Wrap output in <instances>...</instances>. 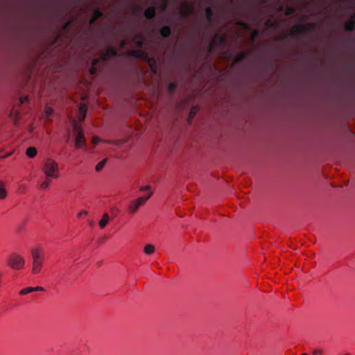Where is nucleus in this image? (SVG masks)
<instances>
[{
    "label": "nucleus",
    "instance_id": "23",
    "mask_svg": "<svg viewBox=\"0 0 355 355\" xmlns=\"http://www.w3.org/2000/svg\"><path fill=\"white\" fill-rule=\"evenodd\" d=\"M246 57V54L244 52H240L237 55H236V58L235 59V62H240V61H242Z\"/></svg>",
    "mask_w": 355,
    "mask_h": 355
},
{
    "label": "nucleus",
    "instance_id": "15",
    "mask_svg": "<svg viewBox=\"0 0 355 355\" xmlns=\"http://www.w3.org/2000/svg\"><path fill=\"white\" fill-rule=\"evenodd\" d=\"M109 220H110V216H109L108 214L105 213L103 215L102 218L99 220V226H100L101 229H103L107 225Z\"/></svg>",
    "mask_w": 355,
    "mask_h": 355
},
{
    "label": "nucleus",
    "instance_id": "26",
    "mask_svg": "<svg viewBox=\"0 0 355 355\" xmlns=\"http://www.w3.org/2000/svg\"><path fill=\"white\" fill-rule=\"evenodd\" d=\"M33 287H27L19 291L20 295H26L31 292H33Z\"/></svg>",
    "mask_w": 355,
    "mask_h": 355
},
{
    "label": "nucleus",
    "instance_id": "22",
    "mask_svg": "<svg viewBox=\"0 0 355 355\" xmlns=\"http://www.w3.org/2000/svg\"><path fill=\"white\" fill-rule=\"evenodd\" d=\"M107 159L105 158L103 160H102L100 162H98L96 164V168H95L96 171H98V172L101 171L103 168V167L105 166V164L107 162Z\"/></svg>",
    "mask_w": 355,
    "mask_h": 355
},
{
    "label": "nucleus",
    "instance_id": "5",
    "mask_svg": "<svg viewBox=\"0 0 355 355\" xmlns=\"http://www.w3.org/2000/svg\"><path fill=\"white\" fill-rule=\"evenodd\" d=\"M8 264L12 269L20 270L24 267L25 264V260L20 255L12 254L8 259Z\"/></svg>",
    "mask_w": 355,
    "mask_h": 355
},
{
    "label": "nucleus",
    "instance_id": "13",
    "mask_svg": "<svg viewBox=\"0 0 355 355\" xmlns=\"http://www.w3.org/2000/svg\"><path fill=\"white\" fill-rule=\"evenodd\" d=\"M192 11L193 7L189 3H185L181 10V13L183 16L187 17L192 12Z\"/></svg>",
    "mask_w": 355,
    "mask_h": 355
},
{
    "label": "nucleus",
    "instance_id": "41",
    "mask_svg": "<svg viewBox=\"0 0 355 355\" xmlns=\"http://www.w3.org/2000/svg\"><path fill=\"white\" fill-rule=\"evenodd\" d=\"M10 155H11V153H8V154H6V155L3 156L2 157H3V158H6V157H9V156H10Z\"/></svg>",
    "mask_w": 355,
    "mask_h": 355
},
{
    "label": "nucleus",
    "instance_id": "44",
    "mask_svg": "<svg viewBox=\"0 0 355 355\" xmlns=\"http://www.w3.org/2000/svg\"><path fill=\"white\" fill-rule=\"evenodd\" d=\"M301 355H308V354H301Z\"/></svg>",
    "mask_w": 355,
    "mask_h": 355
},
{
    "label": "nucleus",
    "instance_id": "42",
    "mask_svg": "<svg viewBox=\"0 0 355 355\" xmlns=\"http://www.w3.org/2000/svg\"><path fill=\"white\" fill-rule=\"evenodd\" d=\"M193 114H194V112L193 113V112L191 111V112H190V117H191V116H193Z\"/></svg>",
    "mask_w": 355,
    "mask_h": 355
},
{
    "label": "nucleus",
    "instance_id": "39",
    "mask_svg": "<svg viewBox=\"0 0 355 355\" xmlns=\"http://www.w3.org/2000/svg\"><path fill=\"white\" fill-rule=\"evenodd\" d=\"M92 141L94 144H97L99 141V139L97 137H94Z\"/></svg>",
    "mask_w": 355,
    "mask_h": 355
},
{
    "label": "nucleus",
    "instance_id": "17",
    "mask_svg": "<svg viewBox=\"0 0 355 355\" xmlns=\"http://www.w3.org/2000/svg\"><path fill=\"white\" fill-rule=\"evenodd\" d=\"M7 196V191L5 189V183L0 181V200L6 198Z\"/></svg>",
    "mask_w": 355,
    "mask_h": 355
},
{
    "label": "nucleus",
    "instance_id": "31",
    "mask_svg": "<svg viewBox=\"0 0 355 355\" xmlns=\"http://www.w3.org/2000/svg\"><path fill=\"white\" fill-rule=\"evenodd\" d=\"M323 353V350L322 349H315L313 350V355H320Z\"/></svg>",
    "mask_w": 355,
    "mask_h": 355
},
{
    "label": "nucleus",
    "instance_id": "11",
    "mask_svg": "<svg viewBox=\"0 0 355 355\" xmlns=\"http://www.w3.org/2000/svg\"><path fill=\"white\" fill-rule=\"evenodd\" d=\"M156 8L155 6H150L144 11V16L147 19H153L155 16Z\"/></svg>",
    "mask_w": 355,
    "mask_h": 355
},
{
    "label": "nucleus",
    "instance_id": "18",
    "mask_svg": "<svg viewBox=\"0 0 355 355\" xmlns=\"http://www.w3.org/2000/svg\"><path fill=\"white\" fill-rule=\"evenodd\" d=\"M205 16L209 22H211L212 21L214 12L210 7H207L205 8Z\"/></svg>",
    "mask_w": 355,
    "mask_h": 355
},
{
    "label": "nucleus",
    "instance_id": "4",
    "mask_svg": "<svg viewBox=\"0 0 355 355\" xmlns=\"http://www.w3.org/2000/svg\"><path fill=\"white\" fill-rule=\"evenodd\" d=\"M152 196V192H150L148 196L139 197L135 200L131 201L128 206V210L130 214H134L137 212L139 208L144 205Z\"/></svg>",
    "mask_w": 355,
    "mask_h": 355
},
{
    "label": "nucleus",
    "instance_id": "19",
    "mask_svg": "<svg viewBox=\"0 0 355 355\" xmlns=\"http://www.w3.org/2000/svg\"><path fill=\"white\" fill-rule=\"evenodd\" d=\"M155 246L152 244H147L144 248V252L146 254H151L155 252Z\"/></svg>",
    "mask_w": 355,
    "mask_h": 355
},
{
    "label": "nucleus",
    "instance_id": "16",
    "mask_svg": "<svg viewBox=\"0 0 355 355\" xmlns=\"http://www.w3.org/2000/svg\"><path fill=\"white\" fill-rule=\"evenodd\" d=\"M345 30L348 32H352L355 30V21L352 19L345 25Z\"/></svg>",
    "mask_w": 355,
    "mask_h": 355
},
{
    "label": "nucleus",
    "instance_id": "21",
    "mask_svg": "<svg viewBox=\"0 0 355 355\" xmlns=\"http://www.w3.org/2000/svg\"><path fill=\"white\" fill-rule=\"evenodd\" d=\"M37 149L34 147H29L27 148L26 154L29 157H34L37 155Z\"/></svg>",
    "mask_w": 355,
    "mask_h": 355
},
{
    "label": "nucleus",
    "instance_id": "8",
    "mask_svg": "<svg viewBox=\"0 0 355 355\" xmlns=\"http://www.w3.org/2000/svg\"><path fill=\"white\" fill-rule=\"evenodd\" d=\"M44 263V259L32 261L31 272L34 275H36V274H38L39 272H40Z\"/></svg>",
    "mask_w": 355,
    "mask_h": 355
},
{
    "label": "nucleus",
    "instance_id": "34",
    "mask_svg": "<svg viewBox=\"0 0 355 355\" xmlns=\"http://www.w3.org/2000/svg\"><path fill=\"white\" fill-rule=\"evenodd\" d=\"M33 291H43L44 288L42 286L33 287Z\"/></svg>",
    "mask_w": 355,
    "mask_h": 355
},
{
    "label": "nucleus",
    "instance_id": "3",
    "mask_svg": "<svg viewBox=\"0 0 355 355\" xmlns=\"http://www.w3.org/2000/svg\"><path fill=\"white\" fill-rule=\"evenodd\" d=\"M73 130L76 133L75 137V145L77 148L86 147V140L81 127L76 122H73Z\"/></svg>",
    "mask_w": 355,
    "mask_h": 355
},
{
    "label": "nucleus",
    "instance_id": "20",
    "mask_svg": "<svg viewBox=\"0 0 355 355\" xmlns=\"http://www.w3.org/2000/svg\"><path fill=\"white\" fill-rule=\"evenodd\" d=\"M87 107L86 105L85 104H81L80 106H79V112H80V114H82L81 116V118H80V120L81 121H83L85 118V116H86V113H87Z\"/></svg>",
    "mask_w": 355,
    "mask_h": 355
},
{
    "label": "nucleus",
    "instance_id": "2",
    "mask_svg": "<svg viewBox=\"0 0 355 355\" xmlns=\"http://www.w3.org/2000/svg\"><path fill=\"white\" fill-rule=\"evenodd\" d=\"M42 171L46 175V178H58L60 176L58 164L51 158L45 160Z\"/></svg>",
    "mask_w": 355,
    "mask_h": 355
},
{
    "label": "nucleus",
    "instance_id": "10",
    "mask_svg": "<svg viewBox=\"0 0 355 355\" xmlns=\"http://www.w3.org/2000/svg\"><path fill=\"white\" fill-rule=\"evenodd\" d=\"M213 40L215 41L216 47L219 48H223L225 45L227 41L225 37L220 35H215Z\"/></svg>",
    "mask_w": 355,
    "mask_h": 355
},
{
    "label": "nucleus",
    "instance_id": "14",
    "mask_svg": "<svg viewBox=\"0 0 355 355\" xmlns=\"http://www.w3.org/2000/svg\"><path fill=\"white\" fill-rule=\"evenodd\" d=\"M159 33L161 35L162 37H164V38H167L171 34V28L168 26H163L160 31H159Z\"/></svg>",
    "mask_w": 355,
    "mask_h": 355
},
{
    "label": "nucleus",
    "instance_id": "40",
    "mask_svg": "<svg viewBox=\"0 0 355 355\" xmlns=\"http://www.w3.org/2000/svg\"><path fill=\"white\" fill-rule=\"evenodd\" d=\"M125 44H126V42L125 40H122L121 42L120 46H121V48H123V47L125 46Z\"/></svg>",
    "mask_w": 355,
    "mask_h": 355
},
{
    "label": "nucleus",
    "instance_id": "35",
    "mask_svg": "<svg viewBox=\"0 0 355 355\" xmlns=\"http://www.w3.org/2000/svg\"><path fill=\"white\" fill-rule=\"evenodd\" d=\"M167 6H168V2L167 1H164L162 4V10H165L167 8Z\"/></svg>",
    "mask_w": 355,
    "mask_h": 355
},
{
    "label": "nucleus",
    "instance_id": "33",
    "mask_svg": "<svg viewBox=\"0 0 355 355\" xmlns=\"http://www.w3.org/2000/svg\"><path fill=\"white\" fill-rule=\"evenodd\" d=\"M87 214V211H85V210H83V211H81L80 212L78 213V217L80 218L83 216H86Z\"/></svg>",
    "mask_w": 355,
    "mask_h": 355
},
{
    "label": "nucleus",
    "instance_id": "6",
    "mask_svg": "<svg viewBox=\"0 0 355 355\" xmlns=\"http://www.w3.org/2000/svg\"><path fill=\"white\" fill-rule=\"evenodd\" d=\"M316 27L315 23H309L305 25H297L291 31V35L295 37L297 34L311 32Z\"/></svg>",
    "mask_w": 355,
    "mask_h": 355
},
{
    "label": "nucleus",
    "instance_id": "12",
    "mask_svg": "<svg viewBox=\"0 0 355 355\" xmlns=\"http://www.w3.org/2000/svg\"><path fill=\"white\" fill-rule=\"evenodd\" d=\"M103 16V12L99 8H96L93 13V15L89 20V25H93L96 21L97 19L101 18Z\"/></svg>",
    "mask_w": 355,
    "mask_h": 355
},
{
    "label": "nucleus",
    "instance_id": "1",
    "mask_svg": "<svg viewBox=\"0 0 355 355\" xmlns=\"http://www.w3.org/2000/svg\"><path fill=\"white\" fill-rule=\"evenodd\" d=\"M117 55L116 50L112 47L110 46L107 48V49L103 51L101 57L98 58H95L92 62V66L89 69V72L92 75H96L98 73V64H104V62L108 61L110 58L116 57Z\"/></svg>",
    "mask_w": 355,
    "mask_h": 355
},
{
    "label": "nucleus",
    "instance_id": "38",
    "mask_svg": "<svg viewBox=\"0 0 355 355\" xmlns=\"http://www.w3.org/2000/svg\"><path fill=\"white\" fill-rule=\"evenodd\" d=\"M150 187L148 186H145V187H141L140 188V190L141 191H147V190H149Z\"/></svg>",
    "mask_w": 355,
    "mask_h": 355
},
{
    "label": "nucleus",
    "instance_id": "29",
    "mask_svg": "<svg viewBox=\"0 0 355 355\" xmlns=\"http://www.w3.org/2000/svg\"><path fill=\"white\" fill-rule=\"evenodd\" d=\"M73 21L71 20H67L64 26H63V30L67 31L68 28L72 24Z\"/></svg>",
    "mask_w": 355,
    "mask_h": 355
},
{
    "label": "nucleus",
    "instance_id": "43",
    "mask_svg": "<svg viewBox=\"0 0 355 355\" xmlns=\"http://www.w3.org/2000/svg\"><path fill=\"white\" fill-rule=\"evenodd\" d=\"M141 45H142L141 42H139V46H141Z\"/></svg>",
    "mask_w": 355,
    "mask_h": 355
},
{
    "label": "nucleus",
    "instance_id": "24",
    "mask_svg": "<svg viewBox=\"0 0 355 355\" xmlns=\"http://www.w3.org/2000/svg\"><path fill=\"white\" fill-rule=\"evenodd\" d=\"M177 85L175 83H170L168 85V91L170 94L175 92Z\"/></svg>",
    "mask_w": 355,
    "mask_h": 355
},
{
    "label": "nucleus",
    "instance_id": "36",
    "mask_svg": "<svg viewBox=\"0 0 355 355\" xmlns=\"http://www.w3.org/2000/svg\"><path fill=\"white\" fill-rule=\"evenodd\" d=\"M46 113L48 116H50L53 113V110L51 108V107H47L46 109Z\"/></svg>",
    "mask_w": 355,
    "mask_h": 355
},
{
    "label": "nucleus",
    "instance_id": "27",
    "mask_svg": "<svg viewBox=\"0 0 355 355\" xmlns=\"http://www.w3.org/2000/svg\"><path fill=\"white\" fill-rule=\"evenodd\" d=\"M49 184H50L49 178H46V180L41 183L40 187L42 189H46L49 187Z\"/></svg>",
    "mask_w": 355,
    "mask_h": 355
},
{
    "label": "nucleus",
    "instance_id": "25",
    "mask_svg": "<svg viewBox=\"0 0 355 355\" xmlns=\"http://www.w3.org/2000/svg\"><path fill=\"white\" fill-rule=\"evenodd\" d=\"M216 47L215 41L213 40L211 41V42L207 46V51L209 53H211L214 51V49Z\"/></svg>",
    "mask_w": 355,
    "mask_h": 355
},
{
    "label": "nucleus",
    "instance_id": "30",
    "mask_svg": "<svg viewBox=\"0 0 355 355\" xmlns=\"http://www.w3.org/2000/svg\"><path fill=\"white\" fill-rule=\"evenodd\" d=\"M294 12H295V8H292V7H289L286 10V15H290L294 13Z\"/></svg>",
    "mask_w": 355,
    "mask_h": 355
},
{
    "label": "nucleus",
    "instance_id": "37",
    "mask_svg": "<svg viewBox=\"0 0 355 355\" xmlns=\"http://www.w3.org/2000/svg\"><path fill=\"white\" fill-rule=\"evenodd\" d=\"M26 185L22 184V185H21V186L19 187V191H20V192H24V191L26 190Z\"/></svg>",
    "mask_w": 355,
    "mask_h": 355
},
{
    "label": "nucleus",
    "instance_id": "32",
    "mask_svg": "<svg viewBox=\"0 0 355 355\" xmlns=\"http://www.w3.org/2000/svg\"><path fill=\"white\" fill-rule=\"evenodd\" d=\"M28 101V96H21L19 98V103L20 104H23L26 103Z\"/></svg>",
    "mask_w": 355,
    "mask_h": 355
},
{
    "label": "nucleus",
    "instance_id": "28",
    "mask_svg": "<svg viewBox=\"0 0 355 355\" xmlns=\"http://www.w3.org/2000/svg\"><path fill=\"white\" fill-rule=\"evenodd\" d=\"M259 35V31L257 29L254 30L252 31V35H251L252 41L254 42L255 40L256 37H258Z\"/></svg>",
    "mask_w": 355,
    "mask_h": 355
},
{
    "label": "nucleus",
    "instance_id": "7",
    "mask_svg": "<svg viewBox=\"0 0 355 355\" xmlns=\"http://www.w3.org/2000/svg\"><path fill=\"white\" fill-rule=\"evenodd\" d=\"M132 55L137 58L142 59L148 62L150 66L155 63L154 58H150L148 55L142 50H135L132 51Z\"/></svg>",
    "mask_w": 355,
    "mask_h": 355
},
{
    "label": "nucleus",
    "instance_id": "9",
    "mask_svg": "<svg viewBox=\"0 0 355 355\" xmlns=\"http://www.w3.org/2000/svg\"><path fill=\"white\" fill-rule=\"evenodd\" d=\"M32 261L44 259L43 250L40 248H35L31 250Z\"/></svg>",
    "mask_w": 355,
    "mask_h": 355
}]
</instances>
